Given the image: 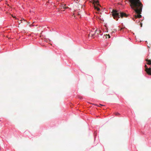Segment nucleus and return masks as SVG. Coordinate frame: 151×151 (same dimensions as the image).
Masks as SVG:
<instances>
[{
	"label": "nucleus",
	"instance_id": "obj_1",
	"mask_svg": "<svg viewBox=\"0 0 151 151\" xmlns=\"http://www.w3.org/2000/svg\"><path fill=\"white\" fill-rule=\"evenodd\" d=\"M131 8L134 10L132 19L137 23L140 22L139 18L142 17L140 14L142 11V5L139 0H129Z\"/></svg>",
	"mask_w": 151,
	"mask_h": 151
},
{
	"label": "nucleus",
	"instance_id": "obj_2",
	"mask_svg": "<svg viewBox=\"0 0 151 151\" xmlns=\"http://www.w3.org/2000/svg\"><path fill=\"white\" fill-rule=\"evenodd\" d=\"M112 16L114 19L116 20H118L120 17L121 18H123L124 17H127V16L125 13L121 12H119L116 10L113 11Z\"/></svg>",
	"mask_w": 151,
	"mask_h": 151
},
{
	"label": "nucleus",
	"instance_id": "obj_3",
	"mask_svg": "<svg viewBox=\"0 0 151 151\" xmlns=\"http://www.w3.org/2000/svg\"><path fill=\"white\" fill-rule=\"evenodd\" d=\"M92 1L94 4L95 9L98 11V12H96V13H99L100 11V9L99 8V6H100V5L99 4V1L96 0H92Z\"/></svg>",
	"mask_w": 151,
	"mask_h": 151
},
{
	"label": "nucleus",
	"instance_id": "obj_4",
	"mask_svg": "<svg viewBox=\"0 0 151 151\" xmlns=\"http://www.w3.org/2000/svg\"><path fill=\"white\" fill-rule=\"evenodd\" d=\"M145 67L146 68L145 71L149 75H151V68H148L146 65H145Z\"/></svg>",
	"mask_w": 151,
	"mask_h": 151
},
{
	"label": "nucleus",
	"instance_id": "obj_5",
	"mask_svg": "<svg viewBox=\"0 0 151 151\" xmlns=\"http://www.w3.org/2000/svg\"><path fill=\"white\" fill-rule=\"evenodd\" d=\"M95 30L94 29H93L92 30H91L88 34V37H93L94 35H95Z\"/></svg>",
	"mask_w": 151,
	"mask_h": 151
},
{
	"label": "nucleus",
	"instance_id": "obj_6",
	"mask_svg": "<svg viewBox=\"0 0 151 151\" xmlns=\"http://www.w3.org/2000/svg\"><path fill=\"white\" fill-rule=\"evenodd\" d=\"M101 31L99 29H97L95 30V35L96 34V36H99V35H102V34H101Z\"/></svg>",
	"mask_w": 151,
	"mask_h": 151
},
{
	"label": "nucleus",
	"instance_id": "obj_7",
	"mask_svg": "<svg viewBox=\"0 0 151 151\" xmlns=\"http://www.w3.org/2000/svg\"><path fill=\"white\" fill-rule=\"evenodd\" d=\"M147 62V64L149 65H151V61L150 60H149L148 59H147L145 60Z\"/></svg>",
	"mask_w": 151,
	"mask_h": 151
},
{
	"label": "nucleus",
	"instance_id": "obj_8",
	"mask_svg": "<svg viewBox=\"0 0 151 151\" xmlns=\"http://www.w3.org/2000/svg\"><path fill=\"white\" fill-rule=\"evenodd\" d=\"M61 7H63L64 9H67L68 7L65 6V5L64 4H62L61 5Z\"/></svg>",
	"mask_w": 151,
	"mask_h": 151
},
{
	"label": "nucleus",
	"instance_id": "obj_9",
	"mask_svg": "<svg viewBox=\"0 0 151 151\" xmlns=\"http://www.w3.org/2000/svg\"><path fill=\"white\" fill-rule=\"evenodd\" d=\"M115 114V115L116 116H118L120 114L119 113H118V112L116 113Z\"/></svg>",
	"mask_w": 151,
	"mask_h": 151
},
{
	"label": "nucleus",
	"instance_id": "obj_10",
	"mask_svg": "<svg viewBox=\"0 0 151 151\" xmlns=\"http://www.w3.org/2000/svg\"><path fill=\"white\" fill-rule=\"evenodd\" d=\"M140 24H141V27H142V24L141 23Z\"/></svg>",
	"mask_w": 151,
	"mask_h": 151
}]
</instances>
